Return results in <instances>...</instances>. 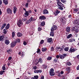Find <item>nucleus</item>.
<instances>
[{"label":"nucleus","mask_w":79,"mask_h":79,"mask_svg":"<svg viewBox=\"0 0 79 79\" xmlns=\"http://www.w3.org/2000/svg\"><path fill=\"white\" fill-rule=\"evenodd\" d=\"M66 64L68 65V66H70V65H71V63L70 62H67Z\"/></svg>","instance_id":"58836bf2"},{"label":"nucleus","mask_w":79,"mask_h":79,"mask_svg":"<svg viewBox=\"0 0 79 79\" xmlns=\"http://www.w3.org/2000/svg\"><path fill=\"white\" fill-rule=\"evenodd\" d=\"M5 71H1L0 72V75H2L4 73H5Z\"/></svg>","instance_id":"e433bc0d"},{"label":"nucleus","mask_w":79,"mask_h":79,"mask_svg":"<svg viewBox=\"0 0 79 79\" xmlns=\"http://www.w3.org/2000/svg\"><path fill=\"white\" fill-rule=\"evenodd\" d=\"M41 79H44V76H42L40 78Z\"/></svg>","instance_id":"338daca9"},{"label":"nucleus","mask_w":79,"mask_h":79,"mask_svg":"<svg viewBox=\"0 0 79 79\" xmlns=\"http://www.w3.org/2000/svg\"><path fill=\"white\" fill-rule=\"evenodd\" d=\"M45 24V23L44 22H42L41 23V26H44Z\"/></svg>","instance_id":"bb28decb"},{"label":"nucleus","mask_w":79,"mask_h":79,"mask_svg":"<svg viewBox=\"0 0 79 79\" xmlns=\"http://www.w3.org/2000/svg\"><path fill=\"white\" fill-rule=\"evenodd\" d=\"M45 19H46V17H45L44 15L40 16L39 17L40 19L44 20Z\"/></svg>","instance_id":"9b49d317"},{"label":"nucleus","mask_w":79,"mask_h":79,"mask_svg":"<svg viewBox=\"0 0 79 79\" xmlns=\"http://www.w3.org/2000/svg\"><path fill=\"white\" fill-rule=\"evenodd\" d=\"M47 50V48H42V52H46Z\"/></svg>","instance_id":"5701e85b"},{"label":"nucleus","mask_w":79,"mask_h":79,"mask_svg":"<svg viewBox=\"0 0 79 79\" xmlns=\"http://www.w3.org/2000/svg\"><path fill=\"white\" fill-rule=\"evenodd\" d=\"M5 44L6 45H8L10 44V41L9 40H5Z\"/></svg>","instance_id":"aec40b11"},{"label":"nucleus","mask_w":79,"mask_h":79,"mask_svg":"<svg viewBox=\"0 0 79 79\" xmlns=\"http://www.w3.org/2000/svg\"><path fill=\"white\" fill-rule=\"evenodd\" d=\"M75 28V27H73V28L72 29L73 30V31H76V29Z\"/></svg>","instance_id":"4d7b16f0"},{"label":"nucleus","mask_w":79,"mask_h":79,"mask_svg":"<svg viewBox=\"0 0 79 79\" xmlns=\"http://www.w3.org/2000/svg\"><path fill=\"white\" fill-rule=\"evenodd\" d=\"M71 40H72V42H73V41L75 42V40H76L74 39H72Z\"/></svg>","instance_id":"5fc2aeb1"},{"label":"nucleus","mask_w":79,"mask_h":79,"mask_svg":"<svg viewBox=\"0 0 79 79\" xmlns=\"http://www.w3.org/2000/svg\"><path fill=\"white\" fill-rule=\"evenodd\" d=\"M29 4H28V2H27L26 3L25 5V6L26 8H28V5Z\"/></svg>","instance_id":"49530a36"},{"label":"nucleus","mask_w":79,"mask_h":79,"mask_svg":"<svg viewBox=\"0 0 79 79\" xmlns=\"http://www.w3.org/2000/svg\"><path fill=\"white\" fill-rule=\"evenodd\" d=\"M11 59H12V57H11V56H10L8 57V60L9 61L11 60Z\"/></svg>","instance_id":"603ef678"},{"label":"nucleus","mask_w":79,"mask_h":79,"mask_svg":"<svg viewBox=\"0 0 79 79\" xmlns=\"http://www.w3.org/2000/svg\"><path fill=\"white\" fill-rule=\"evenodd\" d=\"M24 15H25L24 17H25V18H27V17L28 16L29 14V12H28V11H27L25 12V13H24Z\"/></svg>","instance_id":"ddd939ff"},{"label":"nucleus","mask_w":79,"mask_h":79,"mask_svg":"<svg viewBox=\"0 0 79 79\" xmlns=\"http://www.w3.org/2000/svg\"><path fill=\"white\" fill-rule=\"evenodd\" d=\"M15 42L16 44H17L18 42L19 43V42H20V39H17V40H15Z\"/></svg>","instance_id":"b1692460"},{"label":"nucleus","mask_w":79,"mask_h":79,"mask_svg":"<svg viewBox=\"0 0 79 79\" xmlns=\"http://www.w3.org/2000/svg\"><path fill=\"white\" fill-rule=\"evenodd\" d=\"M9 52H12V50L11 49H9Z\"/></svg>","instance_id":"69168bd1"},{"label":"nucleus","mask_w":79,"mask_h":79,"mask_svg":"<svg viewBox=\"0 0 79 79\" xmlns=\"http://www.w3.org/2000/svg\"><path fill=\"white\" fill-rule=\"evenodd\" d=\"M43 66H44V69H47V67H48V66H47V65L44 64Z\"/></svg>","instance_id":"4c0bfd02"},{"label":"nucleus","mask_w":79,"mask_h":79,"mask_svg":"<svg viewBox=\"0 0 79 79\" xmlns=\"http://www.w3.org/2000/svg\"><path fill=\"white\" fill-rule=\"evenodd\" d=\"M60 56H59V55H57L56 56V58L57 59L60 58Z\"/></svg>","instance_id":"3c124183"},{"label":"nucleus","mask_w":79,"mask_h":79,"mask_svg":"<svg viewBox=\"0 0 79 79\" xmlns=\"http://www.w3.org/2000/svg\"><path fill=\"white\" fill-rule=\"evenodd\" d=\"M52 57H48L47 58V60H52Z\"/></svg>","instance_id":"ea45409f"},{"label":"nucleus","mask_w":79,"mask_h":79,"mask_svg":"<svg viewBox=\"0 0 79 79\" xmlns=\"http://www.w3.org/2000/svg\"><path fill=\"white\" fill-rule=\"evenodd\" d=\"M31 0H27V3H30V2L31 1Z\"/></svg>","instance_id":"bf43d9fd"},{"label":"nucleus","mask_w":79,"mask_h":79,"mask_svg":"<svg viewBox=\"0 0 79 79\" xmlns=\"http://www.w3.org/2000/svg\"><path fill=\"white\" fill-rule=\"evenodd\" d=\"M5 38V36L2 35V36H0V41H2L3 40V39Z\"/></svg>","instance_id":"4be33fe9"},{"label":"nucleus","mask_w":79,"mask_h":79,"mask_svg":"<svg viewBox=\"0 0 79 79\" xmlns=\"http://www.w3.org/2000/svg\"><path fill=\"white\" fill-rule=\"evenodd\" d=\"M73 10L75 12H77L78 11V9H73Z\"/></svg>","instance_id":"c03bdc74"},{"label":"nucleus","mask_w":79,"mask_h":79,"mask_svg":"<svg viewBox=\"0 0 79 79\" xmlns=\"http://www.w3.org/2000/svg\"><path fill=\"white\" fill-rule=\"evenodd\" d=\"M57 4L58 5V7L59 10H63V7H64V5L62 4L61 2H57Z\"/></svg>","instance_id":"f257e3e1"},{"label":"nucleus","mask_w":79,"mask_h":79,"mask_svg":"<svg viewBox=\"0 0 79 79\" xmlns=\"http://www.w3.org/2000/svg\"><path fill=\"white\" fill-rule=\"evenodd\" d=\"M70 30H71V28H70V27H66V31L67 32H70Z\"/></svg>","instance_id":"f8f14e48"},{"label":"nucleus","mask_w":79,"mask_h":79,"mask_svg":"<svg viewBox=\"0 0 79 79\" xmlns=\"http://www.w3.org/2000/svg\"><path fill=\"white\" fill-rule=\"evenodd\" d=\"M48 11L47 9H44L43 11V14L45 15V14H48Z\"/></svg>","instance_id":"4468645a"},{"label":"nucleus","mask_w":79,"mask_h":79,"mask_svg":"<svg viewBox=\"0 0 79 79\" xmlns=\"http://www.w3.org/2000/svg\"><path fill=\"white\" fill-rule=\"evenodd\" d=\"M50 35L52 36V37H53L54 36V32H51L50 33Z\"/></svg>","instance_id":"cd10ccee"},{"label":"nucleus","mask_w":79,"mask_h":79,"mask_svg":"<svg viewBox=\"0 0 79 79\" xmlns=\"http://www.w3.org/2000/svg\"><path fill=\"white\" fill-rule=\"evenodd\" d=\"M14 14H15L16 13V11H17V8L16 7V6H14Z\"/></svg>","instance_id":"dca6fc26"},{"label":"nucleus","mask_w":79,"mask_h":79,"mask_svg":"<svg viewBox=\"0 0 79 79\" xmlns=\"http://www.w3.org/2000/svg\"><path fill=\"white\" fill-rule=\"evenodd\" d=\"M58 76H59V77H61V76H62L63 75L61 74V73L58 72Z\"/></svg>","instance_id":"c85d7f7f"},{"label":"nucleus","mask_w":79,"mask_h":79,"mask_svg":"<svg viewBox=\"0 0 79 79\" xmlns=\"http://www.w3.org/2000/svg\"><path fill=\"white\" fill-rule=\"evenodd\" d=\"M69 49V47H67L65 48L64 49V50L65 51V52H68V51Z\"/></svg>","instance_id":"f704fd0d"},{"label":"nucleus","mask_w":79,"mask_h":79,"mask_svg":"<svg viewBox=\"0 0 79 79\" xmlns=\"http://www.w3.org/2000/svg\"><path fill=\"white\" fill-rule=\"evenodd\" d=\"M33 17H31L30 18L29 20V21H30V22H31V21H33Z\"/></svg>","instance_id":"72a5a7b5"},{"label":"nucleus","mask_w":79,"mask_h":79,"mask_svg":"<svg viewBox=\"0 0 79 79\" xmlns=\"http://www.w3.org/2000/svg\"><path fill=\"white\" fill-rule=\"evenodd\" d=\"M52 38H48L47 40V42H48V43H50V42H52Z\"/></svg>","instance_id":"a211bd4d"},{"label":"nucleus","mask_w":79,"mask_h":79,"mask_svg":"<svg viewBox=\"0 0 79 79\" xmlns=\"http://www.w3.org/2000/svg\"><path fill=\"white\" fill-rule=\"evenodd\" d=\"M15 35V32H13L12 33V37H14Z\"/></svg>","instance_id":"c756f323"},{"label":"nucleus","mask_w":79,"mask_h":79,"mask_svg":"<svg viewBox=\"0 0 79 79\" xmlns=\"http://www.w3.org/2000/svg\"><path fill=\"white\" fill-rule=\"evenodd\" d=\"M54 69H51L49 71V74L51 76H54L55 73L54 72Z\"/></svg>","instance_id":"f03ea898"},{"label":"nucleus","mask_w":79,"mask_h":79,"mask_svg":"<svg viewBox=\"0 0 79 79\" xmlns=\"http://www.w3.org/2000/svg\"><path fill=\"white\" fill-rule=\"evenodd\" d=\"M23 21H26L27 19L26 18H24L23 19Z\"/></svg>","instance_id":"e2e57ef3"},{"label":"nucleus","mask_w":79,"mask_h":79,"mask_svg":"<svg viewBox=\"0 0 79 79\" xmlns=\"http://www.w3.org/2000/svg\"><path fill=\"white\" fill-rule=\"evenodd\" d=\"M6 11L8 14H11L12 13V10L10 8H8L7 9Z\"/></svg>","instance_id":"6e6552de"},{"label":"nucleus","mask_w":79,"mask_h":79,"mask_svg":"<svg viewBox=\"0 0 79 79\" xmlns=\"http://www.w3.org/2000/svg\"><path fill=\"white\" fill-rule=\"evenodd\" d=\"M23 44L24 45H27V43L26 42L24 41L23 42Z\"/></svg>","instance_id":"6e6d98bb"},{"label":"nucleus","mask_w":79,"mask_h":79,"mask_svg":"<svg viewBox=\"0 0 79 79\" xmlns=\"http://www.w3.org/2000/svg\"><path fill=\"white\" fill-rule=\"evenodd\" d=\"M69 42H72V40L71 39H69Z\"/></svg>","instance_id":"774afa93"},{"label":"nucleus","mask_w":79,"mask_h":79,"mask_svg":"<svg viewBox=\"0 0 79 79\" xmlns=\"http://www.w3.org/2000/svg\"><path fill=\"white\" fill-rule=\"evenodd\" d=\"M61 1L64 3H66V0H61Z\"/></svg>","instance_id":"79ce46f5"},{"label":"nucleus","mask_w":79,"mask_h":79,"mask_svg":"<svg viewBox=\"0 0 79 79\" xmlns=\"http://www.w3.org/2000/svg\"><path fill=\"white\" fill-rule=\"evenodd\" d=\"M16 43L15 41H14L11 43L10 47L12 48L14 47L16 45Z\"/></svg>","instance_id":"9d476101"},{"label":"nucleus","mask_w":79,"mask_h":79,"mask_svg":"<svg viewBox=\"0 0 79 79\" xmlns=\"http://www.w3.org/2000/svg\"><path fill=\"white\" fill-rule=\"evenodd\" d=\"M44 42V40H42L40 41L41 44H42Z\"/></svg>","instance_id":"8fccbe9b"},{"label":"nucleus","mask_w":79,"mask_h":79,"mask_svg":"<svg viewBox=\"0 0 79 79\" xmlns=\"http://www.w3.org/2000/svg\"><path fill=\"white\" fill-rule=\"evenodd\" d=\"M42 72V70H35L34 71V73H41Z\"/></svg>","instance_id":"1a4fd4ad"},{"label":"nucleus","mask_w":79,"mask_h":79,"mask_svg":"<svg viewBox=\"0 0 79 79\" xmlns=\"http://www.w3.org/2000/svg\"><path fill=\"white\" fill-rule=\"evenodd\" d=\"M62 49H63L62 50H64V46H62V48H61Z\"/></svg>","instance_id":"052dcab7"},{"label":"nucleus","mask_w":79,"mask_h":79,"mask_svg":"<svg viewBox=\"0 0 79 79\" xmlns=\"http://www.w3.org/2000/svg\"><path fill=\"white\" fill-rule=\"evenodd\" d=\"M42 59L41 58H40L39 59L38 61L39 62H40V63H42Z\"/></svg>","instance_id":"473e14b6"},{"label":"nucleus","mask_w":79,"mask_h":79,"mask_svg":"<svg viewBox=\"0 0 79 79\" xmlns=\"http://www.w3.org/2000/svg\"><path fill=\"white\" fill-rule=\"evenodd\" d=\"M76 50H77V49L71 48L69 50V53H73V52H75V51H76Z\"/></svg>","instance_id":"423d86ee"},{"label":"nucleus","mask_w":79,"mask_h":79,"mask_svg":"<svg viewBox=\"0 0 79 79\" xmlns=\"http://www.w3.org/2000/svg\"><path fill=\"white\" fill-rule=\"evenodd\" d=\"M53 61L54 63H57V62L58 61V59L55 58L54 59Z\"/></svg>","instance_id":"393cba45"},{"label":"nucleus","mask_w":79,"mask_h":79,"mask_svg":"<svg viewBox=\"0 0 79 79\" xmlns=\"http://www.w3.org/2000/svg\"><path fill=\"white\" fill-rule=\"evenodd\" d=\"M5 65H4L2 67V70H3V71H5V70L6 69V68L5 67Z\"/></svg>","instance_id":"c9c22d12"},{"label":"nucleus","mask_w":79,"mask_h":79,"mask_svg":"<svg viewBox=\"0 0 79 79\" xmlns=\"http://www.w3.org/2000/svg\"><path fill=\"white\" fill-rule=\"evenodd\" d=\"M51 51H54V48L52 47L51 48Z\"/></svg>","instance_id":"a18cd8bd"},{"label":"nucleus","mask_w":79,"mask_h":79,"mask_svg":"<svg viewBox=\"0 0 79 79\" xmlns=\"http://www.w3.org/2000/svg\"><path fill=\"white\" fill-rule=\"evenodd\" d=\"M34 77L35 79H38L39 78V76L38 75H35L34 76Z\"/></svg>","instance_id":"a19ab883"},{"label":"nucleus","mask_w":79,"mask_h":79,"mask_svg":"<svg viewBox=\"0 0 79 79\" xmlns=\"http://www.w3.org/2000/svg\"><path fill=\"white\" fill-rule=\"evenodd\" d=\"M7 31V30L6 29H4L3 30V33H4V34H6V32H7V31Z\"/></svg>","instance_id":"2f4dec72"},{"label":"nucleus","mask_w":79,"mask_h":79,"mask_svg":"<svg viewBox=\"0 0 79 79\" xmlns=\"http://www.w3.org/2000/svg\"><path fill=\"white\" fill-rule=\"evenodd\" d=\"M21 56L22 57H23V56H24V53H23V52L22 53Z\"/></svg>","instance_id":"13d9d810"},{"label":"nucleus","mask_w":79,"mask_h":79,"mask_svg":"<svg viewBox=\"0 0 79 79\" xmlns=\"http://www.w3.org/2000/svg\"><path fill=\"white\" fill-rule=\"evenodd\" d=\"M27 11L28 12V13L29 14V13H32V11L31 10H29Z\"/></svg>","instance_id":"de8ad7c7"},{"label":"nucleus","mask_w":79,"mask_h":79,"mask_svg":"<svg viewBox=\"0 0 79 79\" xmlns=\"http://www.w3.org/2000/svg\"><path fill=\"white\" fill-rule=\"evenodd\" d=\"M38 31H41V30H42V28H40V27H39L38 28Z\"/></svg>","instance_id":"09e8293b"},{"label":"nucleus","mask_w":79,"mask_h":79,"mask_svg":"<svg viewBox=\"0 0 79 79\" xmlns=\"http://www.w3.org/2000/svg\"><path fill=\"white\" fill-rule=\"evenodd\" d=\"M17 35L18 37H21V36L23 35V34H21V33H19L17 34Z\"/></svg>","instance_id":"7c9ffc66"},{"label":"nucleus","mask_w":79,"mask_h":79,"mask_svg":"<svg viewBox=\"0 0 79 79\" xmlns=\"http://www.w3.org/2000/svg\"><path fill=\"white\" fill-rule=\"evenodd\" d=\"M34 69H37V66H35L33 67Z\"/></svg>","instance_id":"680f3d73"},{"label":"nucleus","mask_w":79,"mask_h":79,"mask_svg":"<svg viewBox=\"0 0 79 79\" xmlns=\"http://www.w3.org/2000/svg\"><path fill=\"white\" fill-rule=\"evenodd\" d=\"M36 21V19H34V18H33V21Z\"/></svg>","instance_id":"0e129e2a"},{"label":"nucleus","mask_w":79,"mask_h":79,"mask_svg":"<svg viewBox=\"0 0 79 79\" xmlns=\"http://www.w3.org/2000/svg\"><path fill=\"white\" fill-rule=\"evenodd\" d=\"M3 2L4 4H5V5H8V0H3Z\"/></svg>","instance_id":"f3484780"},{"label":"nucleus","mask_w":79,"mask_h":79,"mask_svg":"<svg viewBox=\"0 0 79 79\" xmlns=\"http://www.w3.org/2000/svg\"><path fill=\"white\" fill-rule=\"evenodd\" d=\"M6 25V23H4L2 25V27L1 28V30H2L3 29H4V28H5V27Z\"/></svg>","instance_id":"2eb2a0df"},{"label":"nucleus","mask_w":79,"mask_h":79,"mask_svg":"<svg viewBox=\"0 0 79 79\" xmlns=\"http://www.w3.org/2000/svg\"><path fill=\"white\" fill-rule=\"evenodd\" d=\"M61 20L62 21V23L63 24H64L66 23V19L64 17L61 18Z\"/></svg>","instance_id":"20e7f679"},{"label":"nucleus","mask_w":79,"mask_h":79,"mask_svg":"<svg viewBox=\"0 0 79 79\" xmlns=\"http://www.w3.org/2000/svg\"><path fill=\"white\" fill-rule=\"evenodd\" d=\"M9 28H10V24L8 23L5 27V29L6 30H7V29H8Z\"/></svg>","instance_id":"412c9836"},{"label":"nucleus","mask_w":79,"mask_h":79,"mask_svg":"<svg viewBox=\"0 0 79 79\" xmlns=\"http://www.w3.org/2000/svg\"><path fill=\"white\" fill-rule=\"evenodd\" d=\"M58 27L56 25H53L52 26L51 29V31L52 32H54L55 30H57Z\"/></svg>","instance_id":"7ed1b4c3"},{"label":"nucleus","mask_w":79,"mask_h":79,"mask_svg":"<svg viewBox=\"0 0 79 79\" xmlns=\"http://www.w3.org/2000/svg\"><path fill=\"white\" fill-rule=\"evenodd\" d=\"M66 56H67V54H64L62 55H60V58L62 60H63Z\"/></svg>","instance_id":"0eeeda50"},{"label":"nucleus","mask_w":79,"mask_h":79,"mask_svg":"<svg viewBox=\"0 0 79 79\" xmlns=\"http://www.w3.org/2000/svg\"><path fill=\"white\" fill-rule=\"evenodd\" d=\"M17 24L18 26L20 27H21V25H23V22H22L21 20L20 19L17 22Z\"/></svg>","instance_id":"39448f33"},{"label":"nucleus","mask_w":79,"mask_h":79,"mask_svg":"<svg viewBox=\"0 0 79 79\" xmlns=\"http://www.w3.org/2000/svg\"><path fill=\"white\" fill-rule=\"evenodd\" d=\"M31 22L29 21V20L27 21L26 22V24H29Z\"/></svg>","instance_id":"37998d69"},{"label":"nucleus","mask_w":79,"mask_h":79,"mask_svg":"<svg viewBox=\"0 0 79 79\" xmlns=\"http://www.w3.org/2000/svg\"><path fill=\"white\" fill-rule=\"evenodd\" d=\"M60 13V11L57 10L56 11V14H55V15L57 16L59 13Z\"/></svg>","instance_id":"6ab92c4d"},{"label":"nucleus","mask_w":79,"mask_h":79,"mask_svg":"<svg viewBox=\"0 0 79 79\" xmlns=\"http://www.w3.org/2000/svg\"><path fill=\"white\" fill-rule=\"evenodd\" d=\"M72 34H70L68 35L67 36V39H69L70 38V37H72Z\"/></svg>","instance_id":"a878e982"},{"label":"nucleus","mask_w":79,"mask_h":79,"mask_svg":"<svg viewBox=\"0 0 79 79\" xmlns=\"http://www.w3.org/2000/svg\"><path fill=\"white\" fill-rule=\"evenodd\" d=\"M40 49H39L37 51V53H39L40 52Z\"/></svg>","instance_id":"864d4df0"}]
</instances>
